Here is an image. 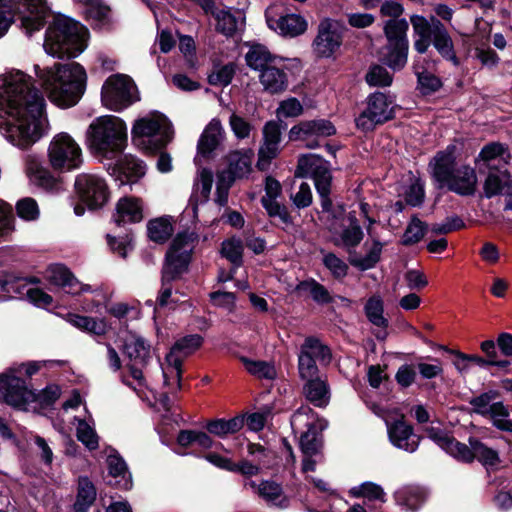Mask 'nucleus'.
Listing matches in <instances>:
<instances>
[{"label": "nucleus", "instance_id": "34", "mask_svg": "<svg viewBox=\"0 0 512 512\" xmlns=\"http://www.w3.org/2000/svg\"><path fill=\"white\" fill-rule=\"evenodd\" d=\"M88 21L101 28L109 23V8L101 0H74Z\"/></svg>", "mask_w": 512, "mask_h": 512}, {"label": "nucleus", "instance_id": "25", "mask_svg": "<svg viewBox=\"0 0 512 512\" xmlns=\"http://www.w3.org/2000/svg\"><path fill=\"white\" fill-rule=\"evenodd\" d=\"M225 138V130L221 124V121L217 118H213L207 126L204 128L198 144V154L207 157L213 151H215Z\"/></svg>", "mask_w": 512, "mask_h": 512}, {"label": "nucleus", "instance_id": "37", "mask_svg": "<svg viewBox=\"0 0 512 512\" xmlns=\"http://www.w3.org/2000/svg\"><path fill=\"white\" fill-rule=\"evenodd\" d=\"M109 474L117 479L116 485L122 489L128 490L132 487L131 474L122 457L118 454H110L107 457Z\"/></svg>", "mask_w": 512, "mask_h": 512}, {"label": "nucleus", "instance_id": "63", "mask_svg": "<svg viewBox=\"0 0 512 512\" xmlns=\"http://www.w3.org/2000/svg\"><path fill=\"white\" fill-rule=\"evenodd\" d=\"M425 234V226L418 218H412L403 235V244L410 245L419 242Z\"/></svg>", "mask_w": 512, "mask_h": 512}, {"label": "nucleus", "instance_id": "24", "mask_svg": "<svg viewBox=\"0 0 512 512\" xmlns=\"http://www.w3.org/2000/svg\"><path fill=\"white\" fill-rule=\"evenodd\" d=\"M259 81L264 91L270 94H279L288 87V75L284 70V64L280 59L259 74Z\"/></svg>", "mask_w": 512, "mask_h": 512}, {"label": "nucleus", "instance_id": "35", "mask_svg": "<svg viewBox=\"0 0 512 512\" xmlns=\"http://www.w3.org/2000/svg\"><path fill=\"white\" fill-rule=\"evenodd\" d=\"M245 60L251 69L258 71L260 74L264 69L279 62L280 58L272 55L265 46L256 44L250 47L245 55Z\"/></svg>", "mask_w": 512, "mask_h": 512}, {"label": "nucleus", "instance_id": "52", "mask_svg": "<svg viewBox=\"0 0 512 512\" xmlns=\"http://www.w3.org/2000/svg\"><path fill=\"white\" fill-rule=\"evenodd\" d=\"M350 493L355 497H364L369 500L385 501V493L381 486L373 482H365L361 485L355 486L351 489Z\"/></svg>", "mask_w": 512, "mask_h": 512}, {"label": "nucleus", "instance_id": "1", "mask_svg": "<svg viewBox=\"0 0 512 512\" xmlns=\"http://www.w3.org/2000/svg\"><path fill=\"white\" fill-rule=\"evenodd\" d=\"M45 99L32 77L18 69L0 75V134L27 149L49 131Z\"/></svg>", "mask_w": 512, "mask_h": 512}, {"label": "nucleus", "instance_id": "41", "mask_svg": "<svg viewBox=\"0 0 512 512\" xmlns=\"http://www.w3.org/2000/svg\"><path fill=\"white\" fill-rule=\"evenodd\" d=\"M244 425V418L237 416L229 420L216 419L207 423L206 428L209 433L218 437H225L229 434L238 432Z\"/></svg>", "mask_w": 512, "mask_h": 512}, {"label": "nucleus", "instance_id": "27", "mask_svg": "<svg viewBox=\"0 0 512 512\" xmlns=\"http://www.w3.org/2000/svg\"><path fill=\"white\" fill-rule=\"evenodd\" d=\"M303 394L314 406L319 408L326 407L331 397L327 379L319 376L306 380L303 385Z\"/></svg>", "mask_w": 512, "mask_h": 512}, {"label": "nucleus", "instance_id": "21", "mask_svg": "<svg viewBox=\"0 0 512 512\" xmlns=\"http://www.w3.org/2000/svg\"><path fill=\"white\" fill-rule=\"evenodd\" d=\"M282 131L277 121L270 120L262 128V141L258 151L257 167L260 170H267L271 161L281 151Z\"/></svg>", "mask_w": 512, "mask_h": 512}, {"label": "nucleus", "instance_id": "38", "mask_svg": "<svg viewBox=\"0 0 512 512\" xmlns=\"http://www.w3.org/2000/svg\"><path fill=\"white\" fill-rule=\"evenodd\" d=\"M408 46H393L386 43L380 50V60L393 70H401L407 63Z\"/></svg>", "mask_w": 512, "mask_h": 512}, {"label": "nucleus", "instance_id": "54", "mask_svg": "<svg viewBox=\"0 0 512 512\" xmlns=\"http://www.w3.org/2000/svg\"><path fill=\"white\" fill-rule=\"evenodd\" d=\"M16 211L18 216L26 221L37 220L40 216L38 203L30 197L20 199L16 204Z\"/></svg>", "mask_w": 512, "mask_h": 512}, {"label": "nucleus", "instance_id": "47", "mask_svg": "<svg viewBox=\"0 0 512 512\" xmlns=\"http://www.w3.org/2000/svg\"><path fill=\"white\" fill-rule=\"evenodd\" d=\"M365 314L368 320L375 326L386 328L388 320L384 317V306L380 296L370 297L365 304Z\"/></svg>", "mask_w": 512, "mask_h": 512}, {"label": "nucleus", "instance_id": "39", "mask_svg": "<svg viewBox=\"0 0 512 512\" xmlns=\"http://www.w3.org/2000/svg\"><path fill=\"white\" fill-rule=\"evenodd\" d=\"M118 167L120 173L126 178V181L121 180V185L137 182L146 172L144 162L132 155H125L120 160Z\"/></svg>", "mask_w": 512, "mask_h": 512}, {"label": "nucleus", "instance_id": "2", "mask_svg": "<svg viewBox=\"0 0 512 512\" xmlns=\"http://www.w3.org/2000/svg\"><path fill=\"white\" fill-rule=\"evenodd\" d=\"M35 72L50 101L61 108L74 106L84 93L87 76L78 63L55 64L49 68L35 65Z\"/></svg>", "mask_w": 512, "mask_h": 512}, {"label": "nucleus", "instance_id": "13", "mask_svg": "<svg viewBox=\"0 0 512 512\" xmlns=\"http://www.w3.org/2000/svg\"><path fill=\"white\" fill-rule=\"evenodd\" d=\"M139 100L136 85L123 74L110 76L101 91L102 104L109 110L121 111Z\"/></svg>", "mask_w": 512, "mask_h": 512}, {"label": "nucleus", "instance_id": "57", "mask_svg": "<svg viewBox=\"0 0 512 512\" xmlns=\"http://www.w3.org/2000/svg\"><path fill=\"white\" fill-rule=\"evenodd\" d=\"M365 78L366 82L370 86L386 87L390 86L393 81L392 75L387 71L386 68L380 65L371 67Z\"/></svg>", "mask_w": 512, "mask_h": 512}, {"label": "nucleus", "instance_id": "18", "mask_svg": "<svg viewBox=\"0 0 512 512\" xmlns=\"http://www.w3.org/2000/svg\"><path fill=\"white\" fill-rule=\"evenodd\" d=\"M335 133L334 125L328 120H308L294 125L289 131V139L291 141H303L306 148L314 149L319 147V138L329 137Z\"/></svg>", "mask_w": 512, "mask_h": 512}, {"label": "nucleus", "instance_id": "56", "mask_svg": "<svg viewBox=\"0 0 512 512\" xmlns=\"http://www.w3.org/2000/svg\"><path fill=\"white\" fill-rule=\"evenodd\" d=\"M489 416L493 424L500 430L511 432L512 431V421H510L508 417V411L506 407L501 402L493 403V408L487 415Z\"/></svg>", "mask_w": 512, "mask_h": 512}, {"label": "nucleus", "instance_id": "15", "mask_svg": "<svg viewBox=\"0 0 512 512\" xmlns=\"http://www.w3.org/2000/svg\"><path fill=\"white\" fill-rule=\"evenodd\" d=\"M35 399V392L28 388L24 379L10 368L0 375V401L14 408L26 410Z\"/></svg>", "mask_w": 512, "mask_h": 512}, {"label": "nucleus", "instance_id": "48", "mask_svg": "<svg viewBox=\"0 0 512 512\" xmlns=\"http://www.w3.org/2000/svg\"><path fill=\"white\" fill-rule=\"evenodd\" d=\"M383 245L381 242L374 240L367 248V254L362 258L352 259L351 264L361 270L373 268L380 260Z\"/></svg>", "mask_w": 512, "mask_h": 512}, {"label": "nucleus", "instance_id": "11", "mask_svg": "<svg viewBox=\"0 0 512 512\" xmlns=\"http://www.w3.org/2000/svg\"><path fill=\"white\" fill-rule=\"evenodd\" d=\"M295 176L311 177L314 180L315 188L321 198V206L323 210L329 211L332 205L329 198L332 180L329 162L317 154L301 155L298 159Z\"/></svg>", "mask_w": 512, "mask_h": 512}, {"label": "nucleus", "instance_id": "61", "mask_svg": "<svg viewBox=\"0 0 512 512\" xmlns=\"http://www.w3.org/2000/svg\"><path fill=\"white\" fill-rule=\"evenodd\" d=\"M229 125L237 139L248 138L253 130L252 124L236 113L230 115Z\"/></svg>", "mask_w": 512, "mask_h": 512}, {"label": "nucleus", "instance_id": "3", "mask_svg": "<svg viewBox=\"0 0 512 512\" xmlns=\"http://www.w3.org/2000/svg\"><path fill=\"white\" fill-rule=\"evenodd\" d=\"M456 147L448 145L430 161L431 176L437 187L460 195L472 196L477 190L478 178L473 167L463 164L456 166Z\"/></svg>", "mask_w": 512, "mask_h": 512}, {"label": "nucleus", "instance_id": "22", "mask_svg": "<svg viewBox=\"0 0 512 512\" xmlns=\"http://www.w3.org/2000/svg\"><path fill=\"white\" fill-rule=\"evenodd\" d=\"M25 174L30 182L46 191H58L61 188L59 180L48 170L35 154L24 158Z\"/></svg>", "mask_w": 512, "mask_h": 512}, {"label": "nucleus", "instance_id": "20", "mask_svg": "<svg viewBox=\"0 0 512 512\" xmlns=\"http://www.w3.org/2000/svg\"><path fill=\"white\" fill-rule=\"evenodd\" d=\"M333 235V242L337 246L347 249L356 247L363 239V231L354 216L341 214L329 224Z\"/></svg>", "mask_w": 512, "mask_h": 512}, {"label": "nucleus", "instance_id": "31", "mask_svg": "<svg viewBox=\"0 0 512 512\" xmlns=\"http://www.w3.org/2000/svg\"><path fill=\"white\" fill-rule=\"evenodd\" d=\"M429 438L455 459H470L467 445L457 441L447 433L432 428L429 430Z\"/></svg>", "mask_w": 512, "mask_h": 512}, {"label": "nucleus", "instance_id": "59", "mask_svg": "<svg viewBox=\"0 0 512 512\" xmlns=\"http://www.w3.org/2000/svg\"><path fill=\"white\" fill-rule=\"evenodd\" d=\"M506 171L490 172L484 182V193L491 198L503 192Z\"/></svg>", "mask_w": 512, "mask_h": 512}, {"label": "nucleus", "instance_id": "45", "mask_svg": "<svg viewBox=\"0 0 512 512\" xmlns=\"http://www.w3.org/2000/svg\"><path fill=\"white\" fill-rule=\"evenodd\" d=\"M148 237L156 243L166 242L173 233V227L168 218H156L148 222Z\"/></svg>", "mask_w": 512, "mask_h": 512}, {"label": "nucleus", "instance_id": "19", "mask_svg": "<svg viewBox=\"0 0 512 512\" xmlns=\"http://www.w3.org/2000/svg\"><path fill=\"white\" fill-rule=\"evenodd\" d=\"M75 187L81 199L91 208L103 206L109 197L103 178L95 174H80L76 177Z\"/></svg>", "mask_w": 512, "mask_h": 512}, {"label": "nucleus", "instance_id": "60", "mask_svg": "<svg viewBox=\"0 0 512 512\" xmlns=\"http://www.w3.org/2000/svg\"><path fill=\"white\" fill-rule=\"evenodd\" d=\"M261 202L270 217H277L284 224L291 223V217L286 207L277 202V199L262 197Z\"/></svg>", "mask_w": 512, "mask_h": 512}, {"label": "nucleus", "instance_id": "5", "mask_svg": "<svg viewBox=\"0 0 512 512\" xmlns=\"http://www.w3.org/2000/svg\"><path fill=\"white\" fill-rule=\"evenodd\" d=\"M88 30L79 22L57 17L47 28L44 50L52 57H76L87 46Z\"/></svg>", "mask_w": 512, "mask_h": 512}, {"label": "nucleus", "instance_id": "26", "mask_svg": "<svg viewBox=\"0 0 512 512\" xmlns=\"http://www.w3.org/2000/svg\"><path fill=\"white\" fill-rule=\"evenodd\" d=\"M47 279L50 283L65 289L69 294H79L90 289L88 285L81 284L67 267L59 264L48 268Z\"/></svg>", "mask_w": 512, "mask_h": 512}, {"label": "nucleus", "instance_id": "62", "mask_svg": "<svg viewBox=\"0 0 512 512\" xmlns=\"http://www.w3.org/2000/svg\"><path fill=\"white\" fill-rule=\"evenodd\" d=\"M300 288L307 291L313 300L318 303H329L331 301L328 290L315 280L302 282Z\"/></svg>", "mask_w": 512, "mask_h": 512}, {"label": "nucleus", "instance_id": "33", "mask_svg": "<svg viewBox=\"0 0 512 512\" xmlns=\"http://www.w3.org/2000/svg\"><path fill=\"white\" fill-rule=\"evenodd\" d=\"M143 218L142 203L140 199L134 197L121 198L116 206L114 221L119 225L121 223L139 222Z\"/></svg>", "mask_w": 512, "mask_h": 512}, {"label": "nucleus", "instance_id": "16", "mask_svg": "<svg viewBox=\"0 0 512 512\" xmlns=\"http://www.w3.org/2000/svg\"><path fill=\"white\" fill-rule=\"evenodd\" d=\"M345 27L338 20L324 18L320 21L312 48L317 57L331 58L343 43Z\"/></svg>", "mask_w": 512, "mask_h": 512}, {"label": "nucleus", "instance_id": "7", "mask_svg": "<svg viewBox=\"0 0 512 512\" xmlns=\"http://www.w3.org/2000/svg\"><path fill=\"white\" fill-rule=\"evenodd\" d=\"M17 11L21 28L27 35H32L44 26L49 12L45 0H0V37L9 30Z\"/></svg>", "mask_w": 512, "mask_h": 512}, {"label": "nucleus", "instance_id": "17", "mask_svg": "<svg viewBox=\"0 0 512 512\" xmlns=\"http://www.w3.org/2000/svg\"><path fill=\"white\" fill-rule=\"evenodd\" d=\"M393 117L392 101L381 92L371 94L366 109L356 118V126L362 131H371Z\"/></svg>", "mask_w": 512, "mask_h": 512}, {"label": "nucleus", "instance_id": "40", "mask_svg": "<svg viewBox=\"0 0 512 512\" xmlns=\"http://www.w3.org/2000/svg\"><path fill=\"white\" fill-rule=\"evenodd\" d=\"M212 184V171L206 168L201 169L194 180L191 200L196 204L207 202L211 193Z\"/></svg>", "mask_w": 512, "mask_h": 512}, {"label": "nucleus", "instance_id": "4", "mask_svg": "<svg viewBox=\"0 0 512 512\" xmlns=\"http://www.w3.org/2000/svg\"><path fill=\"white\" fill-rule=\"evenodd\" d=\"M127 138L125 122L114 115L95 118L86 132V143L90 151L108 159L124 151Z\"/></svg>", "mask_w": 512, "mask_h": 512}, {"label": "nucleus", "instance_id": "43", "mask_svg": "<svg viewBox=\"0 0 512 512\" xmlns=\"http://www.w3.org/2000/svg\"><path fill=\"white\" fill-rule=\"evenodd\" d=\"M96 499V489L87 477H80L78 482V495L75 502L76 512H85Z\"/></svg>", "mask_w": 512, "mask_h": 512}, {"label": "nucleus", "instance_id": "28", "mask_svg": "<svg viewBox=\"0 0 512 512\" xmlns=\"http://www.w3.org/2000/svg\"><path fill=\"white\" fill-rule=\"evenodd\" d=\"M432 43L438 53L445 59L451 61L454 65H458L459 61L454 51L452 38L442 22L433 18V35Z\"/></svg>", "mask_w": 512, "mask_h": 512}, {"label": "nucleus", "instance_id": "23", "mask_svg": "<svg viewBox=\"0 0 512 512\" xmlns=\"http://www.w3.org/2000/svg\"><path fill=\"white\" fill-rule=\"evenodd\" d=\"M266 21L270 29L285 37H296L307 29L306 20L297 14H287L278 18L267 15Z\"/></svg>", "mask_w": 512, "mask_h": 512}, {"label": "nucleus", "instance_id": "64", "mask_svg": "<svg viewBox=\"0 0 512 512\" xmlns=\"http://www.w3.org/2000/svg\"><path fill=\"white\" fill-rule=\"evenodd\" d=\"M303 113V106L300 101L295 97H290L280 102L277 108V115L279 117H297Z\"/></svg>", "mask_w": 512, "mask_h": 512}, {"label": "nucleus", "instance_id": "49", "mask_svg": "<svg viewBox=\"0 0 512 512\" xmlns=\"http://www.w3.org/2000/svg\"><path fill=\"white\" fill-rule=\"evenodd\" d=\"M315 426L313 410L307 405L299 407L291 417V427L294 432H301L302 428L308 430Z\"/></svg>", "mask_w": 512, "mask_h": 512}, {"label": "nucleus", "instance_id": "46", "mask_svg": "<svg viewBox=\"0 0 512 512\" xmlns=\"http://www.w3.org/2000/svg\"><path fill=\"white\" fill-rule=\"evenodd\" d=\"M246 370L259 379L274 380L277 371L273 363L266 361H254L246 357L241 358Z\"/></svg>", "mask_w": 512, "mask_h": 512}, {"label": "nucleus", "instance_id": "58", "mask_svg": "<svg viewBox=\"0 0 512 512\" xmlns=\"http://www.w3.org/2000/svg\"><path fill=\"white\" fill-rule=\"evenodd\" d=\"M77 438L90 450L98 447V436L95 429L84 420H78Z\"/></svg>", "mask_w": 512, "mask_h": 512}, {"label": "nucleus", "instance_id": "55", "mask_svg": "<svg viewBox=\"0 0 512 512\" xmlns=\"http://www.w3.org/2000/svg\"><path fill=\"white\" fill-rule=\"evenodd\" d=\"M316 426L303 432L300 437V447L305 456L316 455L321 447V441L317 437Z\"/></svg>", "mask_w": 512, "mask_h": 512}, {"label": "nucleus", "instance_id": "12", "mask_svg": "<svg viewBox=\"0 0 512 512\" xmlns=\"http://www.w3.org/2000/svg\"><path fill=\"white\" fill-rule=\"evenodd\" d=\"M202 337L198 334L187 335L179 339L171 348L162 365L164 383L170 392L181 387L182 362L187 356L194 353L202 344Z\"/></svg>", "mask_w": 512, "mask_h": 512}, {"label": "nucleus", "instance_id": "30", "mask_svg": "<svg viewBox=\"0 0 512 512\" xmlns=\"http://www.w3.org/2000/svg\"><path fill=\"white\" fill-rule=\"evenodd\" d=\"M244 487L251 489L268 503L283 506L284 502H286L281 485L274 481L265 480L257 484L253 480H246Z\"/></svg>", "mask_w": 512, "mask_h": 512}, {"label": "nucleus", "instance_id": "8", "mask_svg": "<svg viewBox=\"0 0 512 512\" xmlns=\"http://www.w3.org/2000/svg\"><path fill=\"white\" fill-rule=\"evenodd\" d=\"M122 353L128 360L127 369L133 382L124 379V383L131 386L138 395L146 388L144 371L152 359L151 344L135 332H127L122 339Z\"/></svg>", "mask_w": 512, "mask_h": 512}, {"label": "nucleus", "instance_id": "14", "mask_svg": "<svg viewBox=\"0 0 512 512\" xmlns=\"http://www.w3.org/2000/svg\"><path fill=\"white\" fill-rule=\"evenodd\" d=\"M371 409L376 415L384 419L388 437L393 446L408 453H413L417 450L419 437L414 433L412 426L404 421L402 414H398V412L395 411V414L399 416V418L393 420L391 410L378 405H373Z\"/></svg>", "mask_w": 512, "mask_h": 512}, {"label": "nucleus", "instance_id": "42", "mask_svg": "<svg viewBox=\"0 0 512 512\" xmlns=\"http://www.w3.org/2000/svg\"><path fill=\"white\" fill-rule=\"evenodd\" d=\"M243 24L244 15L240 11L232 14L223 10L217 14V30L227 36L233 35Z\"/></svg>", "mask_w": 512, "mask_h": 512}, {"label": "nucleus", "instance_id": "6", "mask_svg": "<svg viewBox=\"0 0 512 512\" xmlns=\"http://www.w3.org/2000/svg\"><path fill=\"white\" fill-rule=\"evenodd\" d=\"M195 243L196 237L188 232L178 233L173 239L162 270V287L158 297V304L161 307L170 304L171 282L187 271Z\"/></svg>", "mask_w": 512, "mask_h": 512}, {"label": "nucleus", "instance_id": "10", "mask_svg": "<svg viewBox=\"0 0 512 512\" xmlns=\"http://www.w3.org/2000/svg\"><path fill=\"white\" fill-rule=\"evenodd\" d=\"M48 162L54 171L71 172L83 163L82 148L67 132L55 134L47 148Z\"/></svg>", "mask_w": 512, "mask_h": 512}, {"label": "nucleus", "instance_id": "36", "mask_svg": "<svg viewBox=\"0 0 512 512\" xmlns=\"http://www.w3.org/2000/svg\"><path fill=\"white\" fill-rule=\"evenodd\" d=\"M409 23L406 19H390L385 22L383 26L386 43L393 46H408L409 41L407 38V31Z\"/></svg>", "mask_w": 512, "mask_h": 512}, {"label": "nucleus", "instance_id": "50", "mask_svg": "<svg viewBox=\"0 0 512 512\" xmlns=\"http://www.w3.org/2000/svg\"><path fill=\"white\" fill-rule=\"evenodd\" d=\"M221 253L234 266L242 264L243 245L240 239L231 238L222 243Z\"/></svg>", "mask_w": 512, "mask_h": 512}, {"label": "nucleus", "instance_id": "9", "mask_svg": "<svg viewBox=\"0 0 512 512\" xmlns=\"http://www.w3.org/2000/svg\"><path fill=\"white\" fill-rule=\"evenodd\" d=\"M131 133L134 144L146 152L162 149L173 135L170 121L158 112L136 120Z\"/></svg>", "mask_w": 512, "mask_h": 512}, {"label": "nucleus", "instance_id": "51", "mask_svg": "<svg viewBox=\"0 0 512 512\" xmlns=\"http://www.w3.org/2000/svg\"><path fill=\"white\" fill-rule=\"evenodd\" d=\"M323 254L322 262L330 273L337 279L344 278L348 272V265L332 252H325Z\"/></svg>", "mask_w": 512, "mask_h": 512}, {"label": "nucleus", "instance_id": "29", "mask_svg": "<svg viewBox=\"0 0 512 512\" xmlns=\"http://www.w3.org/2000/svg\"><path fill=\"white\" fill-rule=\"evenodd\" d=\"M251 150L234 151L228 155V169L220 174H226V178L234 182L237 178L246 177L252 169Z\"/></svg>", "mask_w": 512, "mask_h": 512}, {"label": "nucleus", "instance_id": "44", "mask_svg": "<svg viewBox=\"0 0 512 512\" xmlns=\"http://www.w3.org/2000/svg\"><path fill=\"white\" fill-rule=\"evenodd\" d=\"M300 351L306 352L321 364H328L331 360L330 349L315 337H307L301 345Z\"/></svg>", "mask_w": 512, "mask_h": 512}, {"label": "nucleus", "instance_id": "32", "mask_svg": "<svg viewBox=\"0 0 512 512\" xmlns=\"http://www.w3.org/2000/svg\"><path fill=\"white\" fill-rule=\"evenodd\" d=\"M467 451L470 454V459H458V461L471 463L477 459L484 466H495L499 463V455L496 450L488 447L480 440L470 437L468 440Z\"/></svg>", "mask_w": 512, "mask_h": 512}, {"label": "nucleus", "instance_id": "53", "mask_svg": "<svg viewBox=\"0 0 512 512\" xmlns=\"http://www.w3.org/2000/svg\"><path fill=\"white\" fill-rule=\"evenodd\" d=\"M318 366L313 357H310L306 352H301L298 355V373L302 380L306 381L318 376Z\"/></svg>", "mask_w": 512, "mask_h": 512}]
</instances>
